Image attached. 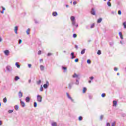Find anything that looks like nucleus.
I'll return each mask as SVG.
<instances>
[{"mask_svg":"<svg viewBox=\"0 0 126 126\" xmlns=\"http://www.w3.org/2000/svg\"><path fill=\"white\" fill-rule=\"evenodd\" d=\"M70 20L72 22V25H75V17L73 16H71Z\"/></svg>","mask_w":126,"mask_h":126,"instance_id":"1","label":"nucleus"},{"mask_svg":"<svg viewBox=\"0 0 126 126\" xmlns=\"http://www.w3.org/2000/svg\"><path fill=\"white\" fill-rule=\"evenodd\" d=\"M37 98V101L39 103H42V96L40 95H37L36 96Z\"/></svg>","mask_w":126,"mask_h":126,"instance_id":"2","label":"nucleus"},{"mask_svg":"<svg viewBox=\"0 0 126 126\" xmlns=\"http://www.w3.org/2000/svg\"><path fill=\"white\" fill-rule=\"evenodd\" d=\"M66 95L67 97V98L71 100V102L74 103V100L72 99V98L70 96V95H69V94H68V93H66Z\"/></svg>","mask_w":126,"mask_h":126,"instance_id":"3","label":"nucleus"},{"mask_svg":"<svg viewBox=\"0 0 126 126\" xmlns=\"http://www.w3.org/2000/svg\"><path fill=\"white\" fill-rule=\"evenodd\" d=\"M74 84V82L73 81H71L70 83L68 84V89L70 90L71 88H72V86Z\"/></svg>","mask_w":126,"mask_h":126,"instance_id":"4","label":"nucleus"},{"mask_svg":"<svg viewBox=\"0 0 126 126\" xmlns=\"http://www.w3.org/2000/svg\"><path fill=\"white\" fill-rule=\"evenodd\" d=\"M49 85H50V84L49 83V81H46V84H44L43 85V87L45 89H47V88L49 87Z\"/></svg>","mask_w":126,"mask_h":126,"instance_id":"5","label":"nucleus"},{"mask_svg":"<svg viewBox=\"0 0 126 126\" xmlns=\"http://www.w3.org/2000/svg\"><path fill=\"white\" fill-rule=\"evenodd\" d=\"M91 13L92 15H96V10H95V8H92L91 11Z\"/></svg>","mask_w":126,"mask_h":126,"instance_id":"6","label":"nucleus"},{"mask_svg":"<svg viewBox=\"0 0 126 126\" xmlns=\"http://www.w3.org/2000/svg\"><path fill=\"white\" fill-rule=\"evenodd\" d=\"M73 78H78L77 79H80L79 78V75L77 74L76 73H74V74L72 75Z\"/></svg>","mask_w":126,"mask_h":126,"instance_id":"7","label":"nucleus"},{"mask_svg":"<svg viewBox=\"0 0 126 126\" xmlns=\"http://www.w3.org/2000/svg\"><path fill=\"white\" fill-rule=\"evenodd\" d=\"M6 70H7V71H8L9 72H10V71L12 70V67H11V66H7L6 67Z\"/></svg>","mask_w":126,"mask_h":126,"instance_id":"8","label":"nucleus"},{"mask_svg":"<svg viewBox=\"0 0 126 126\" xmlns=\"http://www.w3.org/2000/svg\"><path fill=\"white\" fill-rule=\"evenodd\" d=\"M3 53L5 56H8L9 55V50H6L4 51Z\"/></svg>","mask_w":126,"mask_h":126,"instance_id":"9","label":"nucleus"},{"mask_svg":"<svg viewBox=\"0 0 126 126\" xmlns=\"http://www.w3.org/2000/svg\"><path fill=\"white\" fill-rule=\"evenodd\" d=\"M20 103H21V105L22 106V107L23 108H24V107H25V103H24V102L22 101L21 100V99H20Z\"/></svg>","mask_w":126,"mask_h":126,"instance_id":"10","label":"nucleus"},{"mask_svg":"<svg viewBox=\"0 0 126 126\" xmlns=\"http://www.w3.org/2000/svg\"><path fill=\"white\" fill-rule=\"evenodd\" d=\"M40 69L41 70V71H44V70L45 69V66L43 65H40Z\"/></svg>","mask_w":126,"mask_h":126,"instance_id":"11","label":"nucleus"},{"mask_svg":"<svg viewBox=\"0 0 126 126\" xmlns=\"http://www.w3.org/2000/svg\"><path fill=\"white\" fill-rule=\"evenodd\" d=\"M18 30V27L16 26L14 27V31L15 34H18L17 31Z\"/></svg>","mask_w":126,"mask_h":126,"instance_id":"12","label":"nucleus"},{"mask_svg":"<svg viewBox=\"0 0 126 126\" xmlns=\"http://www.w3.org/2000/svg\"><path fill=\"white\" fill-rule=\"evenodd\" d=\"M58 126V124L57 123V122H52L51 123V126Z\"/></svg>","mask_w":126,"mask_h":126,"instance_id":"13","label":"nucleus"},{"mask_svg":"<svg viewBox=\"0 0 126 126\" xmlns=\"http://www.w3.org/2000/svg\"><path fill=\"white\" fill-rule=\"evenodd\" d=\"M18 96L19 98H21L23 96V94L21 93V91H20L18 93Z\"/></svg>","mask_w":126,"mask_h":126,"instance_id":"14","label":"nucleus"},{"mask_svg":"<svg viewBox=\"0 0 126 126\" xmlns=\"http://www.w3.org/2000/svg\"><path fill=\"white\" fill-rule=\"evenodd\" d=\"M26 102H27V103H29L30 102V97L29 96H27L26 98Z\"/></svg>","mask_w":126,"mask_h":126,"instance_id":"15","label":"nucleus"},{"mask_svg":"<svg viewBox=\"0 0 126 126\" xmlns=\"http://www.w3.org/2000/svg\"><path fill=\"white\" fill-rule=\"evenodd\" d=\"M71 59L72 60H73V59H74L75 58V56H74V52H72L71 53Z\"/></svg>","mask_w":126,"mask_h":126,"instance_id":"16","label":"nucleus"},{"mask_svg":"<svg viewBox=\"0 0 126 126\" xmlns=\"http://www.w3.org/2000/svg\"><path fill=\"white\" fill-rule=\"evenodd\" d=\"M119 36L122 40L124 39V37L123 36V33H122V32H119Z\"/></svg>","mask_w":126,"mask_h":126,"instance_id":"17","label":"nucleus"},{"mask_svg":"<svg viewBox=\"0 0 126 126\" xmlns=\"http://www.w3.org/2000/svg\"><path fill=\"white\" fill-rule=\"evenodd\" d=\"M75 84L76 85H79V79H76Z\"/></svg>","mask_w":126,"mask_h":126,"instance_id":"18","label":"nucleus"},{"mask_svg":"<svg viewBox=\"0 0 126 126\" xmlns=\"http://www.w3.org/2000/svg\"><path fill=\"white\" fill-rule=\"evenodd\" d=\"M117 105H118V102L116 100L113 101V106L116 107Z\"/></svg>","mask_w":126,"mask_h":126,"instance_id":"19","label":"nucleus"},{"mask_svg":"<svg viewBox=\"0 0 126 126\" xmlns=\"http://www.w3.org/2000/svg\"><path fill=\"white\" fill-rule=\"evenodd\" d=\"M86 49H83L81 52V55H84V54H85V51H86Z\"/></svg>","mask_w":126,"mask_h":126,"instance_id":"20","label":"nucleus"},{"mask_svg":"<svg viewBox=\"0 0 126 126\" xmlns=\"http://www.w3.org/2000/svg\"><path fill=\"white\" fill-rule=\"evenodd\" d=\"M53 16H57L58 15V13L57 12H53L52 13Z\"/></svg>","mask_w":126,"mask_h":126,"instance_id":"21","label":"nucleus"},{"mask_svg":"<svg viewBox=\"0 0 126 126\" xmlns=\"http://www.w3.org/2000/svg\"><path fill=\"white\" fill-rule=\"evenodd\" d=\"M41 83H42V81L41 80H39V81H37L36 82L37 85H40Z\"/></svg>","mask_w":126,"mask_h":126,"instance_id":"22","label":"nucleus"},{"mask_svg":"<svg viewBox=\"0 0 126 126\" xmlns=\"http://www.w3.org/2000/svg\"><path fill=\"white\" fill-rule=\"evenodd\" d=\"M97 23H101L102 22V18H100L97 20Z\"/></svg>","mask_w":126,"mask_h":126,"instance_id":"23","label":"nucleus"},{"mask_svg":"<svg viewBox=\"0 0 126 126\" xmlns=\"http://www.w3.org/2000/svg\"><path fill=\"white\" fill-rule=\"evenodd\" d=\"M19 79H20V78L18 76H16L15 77L14 80H15V81H17V80H18Z\"/></svg>","mask_w":126,"mask_h":126,"instance_id":"24","label":"nucleus"},{"mask_svg":"<svg viewBox=\"0 0 126 126\" xmlns=\"http://www.w3.org/2000/svg\"><path fill=\"white\" fill-rule=\"evenodd\" d=\"M62 69H63V72H65L66 71L67 68L66 67L62 66Z\"/></svg>","mask_w":126,"mask_h":126,"instance_id":"25","label":"nucleus"},{"mask_svg":"<svg viewBox=\"0 0 126 126\" xmlns=\"http://www.w3.org/2000/svg\"><path fill=\"white\" fill-rule=\"evenodd\" d=\"M15 65L18 68H20V65H19L18 63H16Z\"/></svg>","mask_w":126,"mask_h":126,"instance_id":"26","label":"nucleus"},{"mask_svg":"<svg viewBox=\"0 0 126 126\" xmlns=\"http://www.w3.org/2000/svg\"><path fill=\"white\" fill-rule=\"evenodd\" d=\"M18 109H19V106H18V105H15V110H16V111H18Z\"/></svg>","mask_w":126,"mask_h":126,"instance_id":"27","label":"nucleus"},{"mask_svg":"<svg viewBox=\"0 0 126 126\" xmlns=\"http://www.w3.org/2000/svg\"><path fill=\"white\" fill-rule=\"evenodd\" d=\"M3 103H6V102H7V99H6V97H4L3 99Z\"/></svg>","mask_w":126,"mask_h":126,"instance_id":"28","label":"nucleus"},{"mask_svg":"<svg viewBox=\"0 0 126 126\" xmlns=\"http://www.w3.org/2000/svg\"><path fill=\"white\" fill-rule=\"evenodd\" d=\"M29 32H30V29H28L26 31L27 35H29V34H30Z\"/></svg>","mask_w":126,"mask_h":126,"instance_id":"29","label":"nucleus"},{"mask_svg":"<svg viewBox=\"0 0 126 126\" xmlns=\"http://www.w3.org/2000/svg\"><path fill=\"white\" fill-rule=\"evenodd\" d=\"M123 26L124 27V29H126V22H125L124 23H123Z\"/></svg>","mask_w":126,"mask_h":126,"instance_id":"30","label":"nucleus"},{"mask_svg":"<svg viewBox=\"0 0 126 126\" xmlns=\"http://www.w3.org/2000/svg\"><path fill=\"white\" fill-rule=\"evenodd\" d=\"M86 90H87V89H86V88H83V93H85V92H86Z\"/></svg>","mask_w":126,"mask_h":126,"instance_id":"31","label":"nucleus"},{"mask_svg":"<svg viewBox=\"0 0 126 126\" xmlns=\"http://www.w3.org/2000/svg\"><path fill=\"white\" fill-rule=\"evenodd\" d=\"M107 5H108V6H112V4H111V2L110 1L107 2Z\"/></svg>","mask_w":126,"mask_h":126,"instance_id":"32","label":"nucleus"},{"mask_svg":"<svg viewBox=\"0 0 126 126\" xmlns=\"http://www.w3.org/2000/svg\"><path fill=\"white\" fill-rule=\"evenodd\" d=\"M101 97H102V98L106 97V94H105V93L102 94H101Z\"/></svg>","mask_w":126,"mask_h":126,"instance_id":"33","label":"nucleus"},{"mask_svg":"<svg viewBox=\"0 0 126 126\" xmlns=\"http://www.w3.org/2000/svg\"><path fill=\"white\" fill-rule=\"evenodd\" d=\"M73 26H75V27H76V28H77V27H78V24H76V22H75V25H73Z\"/></svg>","mask_w":126,"mask_h":126,"instance_id":"34","label":"nucleus"},{"mask_svg":"<svg viewBox=\"0 0 126 126\" xmlns=\"http://www.w3.org/2000/svg\"><path fill=\"white\" fill-rule=\"evenodd\" d=\"M43 89H44L43 88V86L41 85V87H40V91L41 92H43Z\"/></svg>","mask_w":126,"mask_h":126,"instance_id":"35","label":"nucleus"},{"mask_svg":"<svg viewBox=\"0 0 126 126\" xmlns=\"http://www.w3.org/2000/svg\"><path fill=\"white\" fill-rule=\"evenodd\" d=\"M87 63H89V64H90V63H91V61L90 60H88Z\"/></svg>","mask_w":126,"mask_h":126,"instance_id":"36","label":"nucleus"},{"mask_svg":"<svg viewBox=\"0 0 126 126\" xmlns=\"http://www.w3.org/2000/svg\"><path fill=\"white\" fill-rule=\"evenodd\" d=\"M8 113L9 114H11V113H13V110H9Z\"/></svg>","mask_w":126,"mask_h":126,"instance_id":"37","label":"nucleus"},{"mask_svg":"<svg viewBox=\"0 0 126 126\" xmlns=\"http://www.w3.org/2000/svg\"><path fill=\"white\" fill-rule=\"evenodd\" d=\"M111 126H116V122H114L112 123Z\"/></svg>","mask_w":126,"mask_h":126,"instance_id":"38","label":"nucleus"},{"mask_svg":"<svg viewBox=\"0 0 126 126\" xmlns=\"http://www.w3.org/2000/svg\"><path fill=\"white\" fill-rule=\"evenodd\" d=\"M97 55H101L102 53H101V50H98L97 52Z\"/></svg>","mask_w":126,"mask_h":126,"instance_id":"39","label":"nucleus"},{"mask_svg":"<svg viewBox=\"0 0 126 126\" xmlns=\"http://www.w3.org/2000/svg\"><path fill=\"white\" fill-rule=\"evenodd\" d=\"M103 118H104V115H101L100 117V121H102L103 120Z\"/></svg>","mask_w":126,"mask_h":126,"instance_id":"40","label":"nucleus"},{"mask_svg":"<svg viewBox=\"0 0 126 126\" xmlns=\"http://www.w3.org/2000/svg\"><path fill=\"white\" fill-rule=\"evenodd\" d=\"M33 106H34V108H36V107H37V102H34Z\"/></svg>","mask_w":126,"mask_h":126,"instance_id":"41","label":"nucleus"},{"mask_svg":"<svg viewBox=\"0 0 126 126\" xmlns=\"http://www.w3.org/2000/svg\"><path fill=\"white\" fill-rule=\"evenodd\" d=\"M73 38H76V37H77V35H76V34H75V33H74L73 34Z\"/></svg>","mask_w":126,"mask_h":126,"instance_id":"42","label":"nucleus"},{"mask_svg":"<svg viewBox=\"0 0 126 126\" xmlns=\"http://www.w3.org/2000/svg\"><path fill=\"white\" fill-rule=\"evenodd\" d=\"M120 44H121V45H124V44H125V42H124V41H122V40H121V41H120Z\"/></svg>","mask_w":126,"mask_h":126,"instance_id":"43","label":"nucleus"},{"mask_svg":"<svg viewBox=\"0 0 126 126\" xmlns=\"http://www.w3.org/2000/svg\"><path fill=\"white\" fill-rule=\"evenodd\" d=\"M52 55H53L52 53H48L47 56H48V57H50V56H52Z\"/></svg>","mask_w":126,"mask_h":126,"instance_id":"44","label":"nucleus"},{"mask_svg":"<svg viewBox=\"0 0 126 126\" xmlns=\"http://www.w3.org/2000/svg\"><path fill=\"white\" fill-rule=\"evenodd\" d=\"M79 121H82V117L80 116L78 119Z\"/></svg>","mask_w":126,"mask_h":126,"instance_id":"45","label":"nucleus"},{"mask_svg":"<svg viewBox=\"0 0 126 126\" xmlns=\"http://www.w3.org/2000/svg\"><path fill=\"white\" fill-rule=\"evenodd\" d=\"M94 26H95V25L94 24H92L91 26V28H94Z\"/></svg>","mask_w":126,"mask_h":126,"instance_id":"46","label":"nucleus"},{"mask_svg":"<svg viewBox=\"0 0 126 126\" xmlns=\"http://www.w3.org/2000/svg\"><path fill=\"white\" fill-rule=\"evenodd\" d=\"M118 14H119V15H121V14H122V11L121 10L118 11Z\"/></svg>","mask_w":126,"mask_h":126,"instance_id":"47","label":"nucleus"},{"mask_svg":"<svg viewBox=\"0 0 126 126\" xmlns=\"http://www.w3.org/2000/svg\"><path fill=\"white\" fill-rule=\"evenodd\" d=\"M90 79H91V80H93V79H94V77L93 76L90 77Z\"/></svg>","mask_w":126,"mask_h":126,"instance_id":"48","label":"nucleus"},{"mask_svg":"<svg viewBox=\"0 0 126 126\" xmlns=\"http://www.w3.org/2000/svg\"><path fill=\"white\" fill-rule=\"evenodd\" d=\"M41 54H42V51H41L40 50H39L38 52V55H41Z\"/></svg>","mask_w":126,"mask_h":126,"instance_id":"49","label":"nucleus"},{"mask_svg":"<svg viewBox=\"0 0 126 126\" xmlns=\"http://www.w3.org/2000/svg\"><path fill=\"white\" fill-rule=\"evenodd\" d=\"M76 3H77V2L76 1H74L73 2V4H74V5H75V4H76Z\"/></svg>","mask_w":126,"mask_h":126,"instance_id":"50","label":"nucleus"},{"mask_svg":"<svg viewBox=\"0 0 126 126\" xmlns=\"http://www.w3.org/2000/svg\"><path fill=\"white\" fill-rule=\"evenodd\" d=\"M1 8H2V10L3 11H4V10H5V7H3V6H2Z\"/></svg>","mask_w":126,"mask_h":126,"instance_id":"51","label":"nucleus"},{"mask_svg":"<svg viewBox=\"0 0 126 126\" xmlns=\"http://www.w3.org/2000/svg\"><path fill=\"white\" fill-rule=\"evenodd\" d=\"M21 43H22V40L21 39L19 40V44H20Z\"/></svg>","mask_w":126,"mask_h":126,"instance_id":"52","label":"nucleus"},{"mask_svg":"<svg viewBox=\"0 0 126 126\" xmlns=\"http://www.w3.org/2000/svg\"><path fill=\"white\" fill-rule=\"evenodd\" d=\"M31 66H32V64H28V67L31 68Z\"/></svg>","mask_w":126,"mask_h":126,"instance_id":"53","label":"nucleus"},{"mask_svg":"<svg viewBox=\"0 0 126 126\" xmlns=\"http://www.w3.org/2000/svg\"><path fill=\"white\" fill-rule=\"evenodd\" d=\"M34 22H35V23H36V24H38V23H39V22H38V21L36 20H34Z\"/></svg>","mask_w":126,"mask_h":126,"instance_id":"54","label":"nucleus"},{"mask_svg":"<svg viewBox=\"0 0 126 126\" xmlns=\"http://www.w3.org/2000/svg\"><path fill=\"white\" fill-rule=\"evenodd\" d=\"M75 48L77 50V49H78V46H77V45H75Z\"/></svg>","mask_w":126,"mask_h":126,"instance_id":"55","label":"nucleus"},{"mask_svg":"<svg viewBox=\"0 0 126 126\" xmlns=\"http://www.w3.org/2000/svg\"><path fill=\"white\" fill-rule=\"evenodd\" d=\"M106 126H111V125H110V124L109 123H107L106 124Z\"/></svg>","mask_w":126,"mask_h":126,"instance_id":"56","label":"nucleus"},{"mask_svg":"<svg viewBox=\"0 0 126 126\" xmlns=\"http://www.w3.org/2000/svg\"><path fill=\"white\" fill-rule=\"evenodd\" d=\"M114 70L115 71H117V70H118V68L117 67H114Z\"/></svg>","mask_w":126,"mask_h":126,"instance_id":"57","label":"nucleus"},{"mask_svg":"<svg viewBox=\"0 0 126 126\" xmlns=\"http://www.w3.org/2000/svg\"><path fill=\"white\" fill-rule=\"evenodd\" d=\"M78 62V59H76L75 60V63H77Z\"/></svg>","mask_w":126,"mask_h":126,"instance_id":"58","label":"nucleus"},{"mask_svg":"<svg viewBox=\"0 0 126 126\" xmlns=\"http://www.w3.org/2000/svg\"><path fill=\"white\" fill-rule=\"evenodd\" d=\"M2 41V38L0 36V43Z\"/></svg>","mask_w":126,"mask_h":126,"instance_id":"59","label":"nucleus"},{"mask_svg":"<svg viewBox=\"0 0 126 126\" xmlns=\"http://www.w3.org/2000/svg\"><path fill=\"white\" fill-rule=\"evenodd\" d=\"M89 98L90 99H92V96L89 95Z\"/></svg>","mask_w":126,"mask_h":126,"instance_id":"60","label":"nucleus"},{"mask_svg":"<svg viewBox=\"0 0 126 126\" xmlns=\"http://www.w3.org/2000/svg\"><path fill=\"white\" fill-rule=\"evenodd\" d=\"M0 12H1V13H2V14H3L4 13V11H0Z\"/></svg>","mask_w":126,"mask_h":126,"instance_id":"61","label":"nucleus"},{"mask_svg":"<svg viewBox=\"0 0 126 126\" xmlns=\"http://www.w3.org/2000/svg\"><path fill=\"white\" fill-rule=\"evenodd\" d=\"M112 14H115V12L114 11L111 12Z\"/></svg>","mask_w":126,"mask_h":126,"instance_id":"62","label":"nucleus"},{"mask_svg":"<svg viewBox=\"0 0 126 126\" xmlns=\"http://www.w3.org/2000/svg\"><path fill=\"white\" fill-rule=\"evenodd\" d=\"M1 125H2V123H1V121H0V126H1Z\"/></svg>","mask_w":126,"mask_h":126,"instance_id":"63","label":"nucleus"},{"mask_svg":"<svg viewBox=\"0 0 126 126\" xmlns=\"http://www.w3.org/2000/svg\"><path fill=\"white\" fill-rule=\"evenodd\" d=\"M65 6H66V7H68V5L66 4V5H65Z\"/></svg>","mask_w":126,"mask_h":126,"instance_id":"64","label":"nucleus"}]
</instances>
